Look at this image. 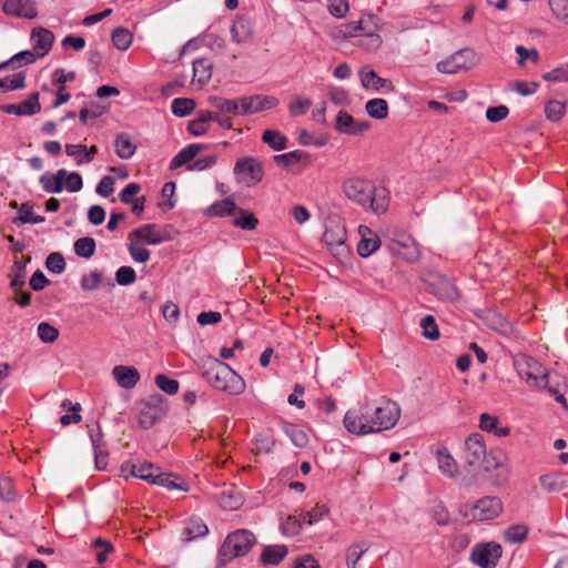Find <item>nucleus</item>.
<instances>
[{
  "label": "nucleus",
  "instance_id": "27",
  "mask_svg": "<svg viewBox=\"0 0 568 568\" xmlns=\"http://www.w3.org/2000/svg\"><path fill=\"white\" fill-rule=\"evenodd\" d=\"M436 459L440 473L449 478H453L458 473V465L450 453L445 448L436 449Z\"/></svg>",
  "mask_w": 568,
  "mask_h": 568
},
{
  "label": "nucleus",
  "instance_id": "44",
  "mask_svg": "<svg viewBox=\"0 0 568 568\" xmlns=\"http://www.w3.org/2000/svg\"><path fill=\"white\" fill-rule=\"evenodd\" d=\"M113 45L121 51L130 48L133 41L132 33L125 28H116L111 36Z\"/></svg>",
  "mask_w": 568,
  "mask_h": 568
},
{
  "label": "nucleus",
  "instance_id": "35",
  "mask_svg": "<svg viewBox=\"0 0 568 568\" xmlns=\"http://www.w3.org/2000/svg\"><path fill=\"white\" fill-rule=\"evenodd\" d=\"M42 222H44V216L36 215L30 203H22L18 207V216L13 220L14 224H39Z\"/></svg>",
  "mask_w": 568,
  "mask_h": 568
},
{
  "label": "nucleus",
  "instance_id": "53",
  "mask_svg": "<svg viewBox=\"0 0 568 568\" xmlns=\"http://www.w3.org/2000/svg\"><path fill=\"white\" fill-rule=\"evenodd\" d=\"M38 337L43 343L51 344L59 337V331L47 322H41L37 328Z\"/></svg>",
  "mask_w": 568,
  "mask_h": 568
},
{
  "label": "nucleus",
  "instance_id": "36",
  "mask_svg": "<svg viewBox=\"0 0 568 568\" xmlns=\"http://www.w3.org/2000/svg\"><path fill=\"white\" fill-rule=\"evenodd\" d=\"M365 110L371 118L384 120L388 115V103L384 99L375 98L366 102Z\"/></svg>",
  "mask_w": 568,
  "mask_h": 568
},
{
  "label": "nucleus",
  "instance_id": "38",
  "mask_svg": "<svg viewBox=\"0 0 568 568\" xmlns=\"http://www.w3.org/2000/svg\"><path fill=\"white\" fill-rule=\"evenodd\" d=\"M262 141L275 151L286 149L287 139L276 130H266L262 134Z\"/></svg>",
  "mask_w": 568,
  "mask_h": 568
},
{
  "label": "nucleus",
  "instance_id": "42",
  "mask_svg": "<svg viewBox=\"0 0 568 568\" xmlns=\"http://www.w3.org/2000/svg\"><path fill=\"white\" fill-rule=\"evenodd\" d=\"M528 535V527L524 524H516L504 531V539L509 544L523 542Z\"/></svg>",
  "mask_w": 568,
  "mask_h": 568
},
{
  "label": "nucleus",
  "instance_id": "55",
  "mask_svg": "<svg viewBox=\"0 0 568 568\" xmlns=\"http://www.w3.org/2000/svg\"><path fill=\"white\" fill-rule=\"evenodd\" d=\"M258 221L257 219L250 212L240 211V215L234 219L233 224L236 227H240L242 230H248L252 231L256 227Z\"/></svg>",
  "mask_w": 568,
  "mask_h": 568
},
{
  "label": "nucleus",
  "instance_id": "56",
  "mask_svg": "<svg viewBox=\"0 0 568 568\" xmlns=\"http://www.w3.org/2000/svg\"><path fill=\"white\" fill-rule=\"evenodd\" d=\"M155 384L162 392L169 395H174L179 390V382L169 378L166 375L163 374H158L155 376Z\"/></svg>",
  "mask_w": 568,
  "mask_h": 568
},
{
  "label": "nucleus",
  "instance_id": "61",
  "mask_svg": "<svg viewBox=\"0 0 568 568\" xmlns=\"http://www.w3.org/2000/svg\"><path fill=\"white\" fill-rule=\"evenodd\" d=\"M135 278V271L131 266H121L115 272V281L119 285H130L134 283Z\"/></svg>",
  "mask_w": 568,
  "mask_h": 568
},
{
  "label": "nucleus",
  "instance_id": "17",
  "mask_svg": "<svg viewBox=\"0 0 568 568\" xmlns=\"http://www.w3.org/2000/svg\"><path fill=\"white\" fill-rule=\"evenodd\" d=\"M139 239L149 245H159L170 240V235L166 232L160 230L156 224H145L139 229L133 230L129 234V239Z\"/></svg>",
  "mask_w": 568,
  "mask_h": 568
},
{
  "label": "nucleus",
  "instance_id": "45",
  "mask_svg": "<svg viewBox=\"0 0 568 568\" xmlns=\"http://www.w3.org/2000/svg\"><path fill=\"white\" fill-rule=\"evenodd\" d=\"M26 266H27V262L19 261V260L14 261L12 271H11V275H10L11 276L10 287L13 291L22 288V286L24 285V283H26V281H24Z\"/></svg>",
  "mask_w": 568,
  "mask_h": 568
},
{
  "label": "nucleus",
  "instance_id": "22",
  "mask_svg": "<svg viewBox=\"0 0 568 568\" xmlns=\"http://www.w3.org/2000/svg\"><path fill=\"white\" fill-rule=\"evenodd\" d=\"M31 41L33 42V51L39 58H42L51 50L54 34L48 29L37 28L32 30Z\"/></svg>",
  "mask_w": 568,
  "mask_h": 568
},
{
  "label": "nucleus",
  "instance_id": "14",
  "mask_svg": "<svg viewBox=\"0 0 568 568\" xmlns=\"http://www.w3.org/2000/svg\"><path fill=\"white\" fill-rule=\"evenodd\" d=\"M234 174L247 185H254L262 180L263 168L256 159L247 156L235 163Z\"/></svg>",
  "mask_w": 568,
  "mask_h": 568
},
{
  "label": "nucleus",
  "instance_id": "7",
  "mask_svg": "<svg viewBox=\"0 0 568 568\" xmlns=\"http://www.w3.org/2000/svg\"><path fill=\"white\" fill-rule=\"evenodd\" d=\"M255 542L256 538L250 530L239 529L231 532L219 550L221 564L225 565L235 557L246 555Z\"/></svg>",
  "mask_w": 568,
  "mask_h": 568
},
{
  "label": "nucleus",
  "instance_id": "60",
  "mask_svg": "<svg viewBox=\"0 0 568 568\" xmlns=\"http://www.w3.org/2000/svg\"><path fill=\"white\" fill-rule=\"evenodd\" d=\"M47 268L55 274H61L65 270V261L60 253H51L45 260Z\"/></svg>",
  "mask_w": 568,
  "mask_h": 568
},
{
  "label": "nucleus",
  "instance_id": "12",
  "mask_svg": "<svg viewBox=\"0 0 568 568\" xmlns=\"http://www.w3.org/2000/svg\"><path fill=\"white\" fill-rule=\"evenodd\" d=\"M323 242L331 253L338 257H345L349 250L346 245V230L339 222L331 221L325 226Z\"/></svg>",
  "mask_w": 568,
  "mask_h": 568
},
{
  "label": "nucleus",
  "instance_id": "43",
  "mask_svg": "<svg viewBox=\"0 0 568 568\" xmlns=\"http://www.w3.org/2000/svg\"><path fill=\"white\" fill-rule=\"evenodd\" d=\"M95 241L93 237H80L74 242V253L83 258H90L95 252Z\"/></svg>",
  "mask_w": 568,
  "mask_h": 568
},
{
  "label": "nucleus",
  "instance_id": "20",
  "mask_svg": "<svg viewBox=\"0 0 568 568\" xmlns=\"http://www.w3.org/2000/svg\"><path fill=\"white\" fill-rule=\"evenodd\" d=\"M361 83L364 89L378 92L382 89L392 90L393 85L390 80L381 78L373 69L368 65L363 67L359 71Z\"/></svg>",
  "mask_w": 568,
  "mask_h": 568
},
{
  "label": "nucleus",
  "instance_id": "49",
  "mask_svg": "<svg viewBox=\"0 0 568 568\" xmlns=\"http://www.w3.org/2000/svg\"><path fill=\"white\" fill-rule=\"evenodd\" d=\"M283 430L296 447L303 448L308 444L306 433L298 426L290 424L284 426Z\"/></svg>",
  "mask_w": 568,
  "mask_h": 568
},
{
  "label": "nucleus",
  "instance_id": "2",
  "mask_svg": "<svg viewBox=\"0 0 568 568\" xmlns=\"http://www.w3.org/2000/svg\"><path fill=\"white\" fill-rule=\"evenodd\" d=\"M378 32V18L374 14H365L358 21L338 26L331 32V37L336 42L354 38L357 47L366 51H375L382 45Z\"/></svg>",
  "mask_w": 568,
  "mask_h": 568
},
{
  "label": "nucleus",
  "instance_id": "6",
  "mask_svg": "<svg viewBox=\"0 0 568 568\" xmlns=\"http://www.w3.org/2000/svg\"><path fill=\"white\" fill-rule=\"evenodd\" d=\"M503 513V503L498 497L486 496L475 503H467L460 507V515L468 521L493 520Z\"/></svg>",
  "mask_w": 568,
  "mask_h": 568
},
{
  "label": "nucleus",
  "instance_id": "47",
  "mask_svg": "<svg viewBox=\"0 0 568 568\" xmlns=\"http://www.w3.org/2000/svg\"><path fill=\"white\" fill-rule=\"evenodd\" d=\"M26 87V75L23 72H18L12 77H6L0 80V91L20 90Z\"/></svg>",
  "mask_w": 568,
  "mask_h": 568
},
{
  "label": "nucleus",
  "instance_id": "41",
  "mask_svg": "<svg viewBox=\"0 0 568 568\" xmlns=\"http://www.w3.org/2000/svg\"><path fill=\"white\" fill-rule=\"evenodd\" d=\"M405 241H406V244H405V248L400 250V248H396L395 246H392V251L400 256L403 260L407 261V262H415L418 260L419 257V250H418V246L417 244L415 243V241L412 239V237H405Z\"/></svg>",
  "mask_w": 568,
  "mask_h": 568
},
{
  "label": "nucleus",
  "instance_id": "15",
  "mask_svg": "<svg viewBox=\"0 0 568 568\" xmlns=\"http://www.w3.org/2000/svg\"><path fill=\"white\" fill-rule=\"evenodd\" d=\"M278 100L274 97L254 94L240 98L241 115L261 112L276 106Z\"/></svg>",
  "mask_w": 568,
  "mask_h": 568
},
{
  "label": "nucleus",
  "instance_id": "8",
  "mask_svg": "<svg viewBox=\"0 0 568 568\" xmlns=\"http://www.w3.org/2000/svg\"><path fill=\"white\" fill-rule=\"evenodd\" d=\"M477 62L478 58L475 50L463 48L450 54L447 59L437 62L436 69L440 73L455 74L471 69Z\"/></svg>",
  "mask_w": 568,
  "mask_h": 568
},
{
  "label": "nucleus",
  "instance_id": "63",
  "mask_svg": "<svg viewBox=\"0 0 568 568\" xmlns=\"http://www.w3.org/2000/svg\"><path fill=\"white\" fill-rule=\"evenodd\" d=\"M552 13L568 24V0H549Z\"/></svg>",
  "mask_w": 568,
  "mask_h": 568
},
{
  "label": "nucleus",
  "instance_id": "26",
  "mask_svg": "<svg viewBox=\"0 0 568 568\" xmlns=\"http://www.w3.org/2000/svg\"><path fill=\"white\" fill-rule=\"evenodd\" d=\"M209 103L216 110L215 113H221L222 115H241L240 99L229 100L213 95L209 98Z\"/></svg>",
  "mask_w": 568,
  "mask_h": 568
},
{
  "label": "nucleus",
  "instance_id": "46",
  "mask_svg": "<svg viewBox=\"0 0 568 568\" xmlns=\"http://www.w3.org/2000/svg\"><path fill=\"white\" fill-rule=\"evenodd\" d=\"M18 108L20 110V116L34 115L39 113L41 110V104L39 103V93H31L27 100L18 103Z\"/></svg>",
  "mask_w": 568,
  "mask_h": 568
},
{
  "label": "nucleus",
  "instance_id": "50",
  "mask_svg": "<svg viewBox=\"0 0 568 568\" xmlns=\"http://www.w3.org/2000/svg\"><path fill=\"white\" fill-rule=\"evenodd\" d=\"M307 159V153L302 150H294L274 156V162L282 166H290Z\"/></svg>",
  "mask_w": 568,
  "mask_h": 568
},
{
  "label": "nucleus",
  "instance_id": "16",
  "mask_svg": "<svg viewBox=\"0 0 568 568\" xmlns=\"http://www.w3.org/2000/svg\"><path fill=\"white\" fill-rule=\"evenodd\" d=\"M367 121H356L348 112L341 110L336 116L335 130L341 134L356 135L367 131Z\"/></svg>",
  "mask_w": 568,
  "mask_h": 568
},
{
  "label": "nucleus",
  "instance_id": "24",
  "mask_svg": "<svg viewBox=\"0 0 568 568\" xmlns=\"http://www.w3.org/2000/svg\"><path fill=\"white\" fill-rule=\"evenodd\" d=\"M65 169H60L55 173H44L40 176L39 182L47 193H61L64 190L63 182Z\"/></svg>",
  "mask_w": 568,
  "mask_h": 568
},
{
  "label": "nucleus",
  "instance_id": "57",
  "mask_svg": "<svg viewBox=\"0 0 568 568\" xmlns=\"http://www.w3.org/2000/svg\"><path fill=\"white\" fill-rule=\"evenodd\" d=\"M38 54L32 50H24V51H21V52H18L17 54H14L10 60H8L9 62V65H13V67H22V65H27V64H30L32 62H34L37 60Z\"/></svg>",
  "mask_w": 568,
  "mask_h": 568
},
{
  "label": "nucleus",
  "instance_id": "62",
  "mask_svg": "<svg viewBox=\"0 0 568 568\" xmlns=\"http://www.w3.org/2000/svg\"><path fill=\"white\" fill-rule=\"evenodd\" d=\"M63 186L68 192L75 193L81 191L83 187V181L81 175L78 172L69 173L64 175Z\"/></svg>",
  "mask_w": 568,
  "mask_h": 568
},
{
  "label": "nucleus",
  "instance_id": "64",
  "mask_svg": "<svg viewBox=\"0 0 568 568\" xmlns=\"http://www.w3.org/2000/svg\"><path fill=\"white\" fill-rule=\"evenodd\" d=\"M235 210L236 205L230 199L222 200L221 202H217L211 206V211L219 216L231 215Z\"/></svg>",
  "mask_w": 568,
  "mask_h": 568
},
{
  "label": "nucleus",
  "instance_id": "3",
  "mask_svg": "<svg viewBox=\"0 0 568 568\" xmlns=\"http://www.w3.org/2000/svg\"><path fill=\"white\" fill-rule=\"evenodd\" d=\"M201 374L212 387L231 395H240L245 389L244 379L227 364L215 357L202 359Z\"/></svg>",
  "mask_w": 568,
  "mask_h": 568
},
{
  "label": "nucleus",
  "instance_id": "28",
  "mask_svg": "<svg viewBox=\"0 0 568 568\" xmlns=\"http://www.w3.org/2000/svg\"><path fill=\"white\" fill-rule=\"evenodd\" d=\"M213 63L207 58L193 61V82L201 87L205 85L212 78Z\"/></svg>",
  "mask_w": 568,
  "mask_h": 568
},
{
  "label": "nucleus",
  "instance_id": "39",
  "mask_svg": "<svg viewBox=\"0 0 568 568\" xmlns=\"http://www.w3.org/2000/svg\"><path fill=\"white\" fill-rule=\"evenodd\" d=\"M209 532L207 526L200 518H192L185 526L184 534L187 540L204 537Z\"/></svg>",
  "mask_w": 568,
  "mask_h": 568
},
{
  "label": "nucleus",
  "instance_id": "21",
  "mask_svg": "<svg viewBox=\"0 0 568 568\" xmlns=\"http://www.w3.org/2000/svg\"><path fill=\"white\" fill-rule=\"evenodd\" d=\"M112 376L124 389L133 388L140 381V373L133 366L116 365L112 369Z\"/></svg>",
  "mask_w": 568,
  "mask_h": 568
},
{
  "label": "nucleus",
  "instance_id": "33",
  "mask_svg": "<svg viewBox=\"0 0 568 568\" xmlns=\"http://www.w3.org/2000/svg\"><path fill=\"white\" fill-rule=\"evenodd\" d=\"M499 419L497 416L489 415L487 413H484L480 415L479 418V427L484 432L494 433L495 435L499 437H505L509 435V428L508 427H498Z\"/></svg>",
  "mask_w": 568,
  "mask_h": 568
},
{
  "label": "nucleus",
  "instance_id": "9",
  "mask_svg": "<svg viewBox=\"0 0 568 568\" xmlns=\"http://www.w3.org/2000/svg\"><path fill=\"white\" fill-rule=\"evenodd\" d=\"M166 414V405L161 395H153L142 402L138 408V423L141 428L154 426Z\"/></svg>",
  "mask_w": 568,
  "mask_h": 568
},
{
  "label": "nucleus",
  "instance_id": "25",
  "mask_svg": "<svg viewBox=\"0 0 568 568\" xmlns=\"http://www.w3.org/2000/svg\"><path fill=\"white\" fill-rule=\"evenodd\" d=\"M232 40L235 43H246L253 37V23L245 18L236 19L231 28Z\"/></svg>",
  "mask_w": 568,
  "mask_h": 568
},
{
  "label": "nucleus",
  "instance_id": "32",
  "mask_svg": "<svg viewBox=\"0 0 568 568\" xmlns=\"http://www.w3.org/2000/svg\"><path fill=\"white\" fill-rule=\"evenodd\" d=\"M287 555V548L284 545H272L264 548L261 555V561L264 565H278Z\"/></svg>",
  "mask_w": 568,
  "mask_h": 568
},
{
  "label": "nucleus",
  "instance_id": "37",
  "mask_svg": "<svg viewBox=\"0 0 568 568\" xmlns=\"http://www.w3.org/2000/svg\"><path fill=\"white\" fill-rule=\"evenodd\" d=\"M178 477L170 473H162L159 470L158 475H155L154 481L152 485L162 486L169 489H176L186 491L187 487L183 481H176Z\"/></svg>",
  "mask_w": 568,
  "mask_h": 568
},
{
  "label": "nucleus",
  "instance_id": "31",
  "mask_svg": "<svg viewBox=\"0 0 568 568\" xmlns=\"http://www.w3.org/2000/svg\"><path fill=\"white\" fill-rule=\"evenodd\" d=\"M204 149L202 144H190L182 149L170 162V169L175 170L189 162H191L201 150Z\"/></svg>",
  "mask_w": 568,
  "mask_h": 568
},
{
  "label": "nucleus",
  "instance_id": "40",
  "mask_svg": "<svg viewBox=\"0 0 568 568\" xmlns=\"http://www.w3.org/2000/svg\"><path fill=\"white\" fill-rule=\"evenodd\" d=\"M196 106L193 99L176 98L171 103V111L175 116L183 118L189 115Z\"/></svg>",
  "mask_w": 568,
  "mask_h": 568
},
{
  "label": "nucleus",
  "instance_id": "52",
  "mask_svg": "<svg viewBox=\"0 0 568 568\" xmlns=\"http://www.w3.org/2000/svg\"><path fill=\"white\" fill-rule=\"evenodd\" d=\"M312 101L305 97L297 95L288 104V112L292 116H301L308 112Z\"/></svg>",
  "mask_w": 568,
  "mask_h": 568
},
{
  "label": "nucleus",
  "instance_id": "11",
  "mask_svg": "<svg viewBox=\"0 0 568 568\" xmlns=\"http://www.w3.org/2000/svg\"><path fill=\"white\" fill-rule=\"evenodd\" d=\"M373 408L361 406L358 408L349 409L344 416L345 428L355 435H367L375 433V429H369L373 425Z\"/></svg>",
  "mask_w": 568,
  "mask_h": 568
},
{
  "label": "nucleus",
  "instance_id": "51",
  "mask_svg": "<svg viewBox=\"0 0 568 568\" xmlns=\"http://www.w3.org/2000/svg\"><path fill=\"white\" fill-rule=\"evenodd\" d=\"M102 283V272L92 271L89 274H84L80 280V286L84 292H93L100 287Z\"/></svg>",
  "mask_w": 568,
  "mask_h": 568
},
{
  "label": "nucleus",
  "instance_id": "10",
  "mask_svg": "<svg viewBox=\"0 0 568 568\" xmlns=\"http://www.w3.org/2000/svg\"><path fill=\"white\" fill-rule=\"evenodd\" d=\"M400 416V408L396 402L386 399L378 406L373 408V425L369 429H375V433L393 428L398 422Z\"/></svg>",
  "mask_w": 568,
  "mask_h": 568
},
{
  "label": "nucleus",
  "instance_id": "1",
  "mask_svg": "<svg viewBox=\"0 0 568 568\" xmlns=\"http://www.w3.org/2000/svg\"><path fill=\"white\" fill-rule=\"evenodd\" d=\"M345 196L364 210L376 214L384 213L389 203L388 191L362 176H351L343 182Z\"/></svg>",
  "mask_w": 568,
  "mask_h": 568
},
{
  "label": "nucleus",
  "instance_id": "4",
  "mask_svg": "<svg viewBox=\"0 0 568 568\" xmlns=\"http://www.w3.org/2000/svg\"><path fill=\"white\" fill-rule=\"evenodd\" d=\"M514 367L521 379L530 386L547 389L559 403H565V397L549 386L548 373L542 365L530 356L518 354L514 357Z\"/></svg>",
  "mask_w": 568,
  "mask_h": 568
},
{
  "label": "nucleus",
  "instance_id": "59",
  "mask_svg": "<svg viewBox=\"0 0 568 568\" xmlns=\"http://www.w3.org/2000/svg\"><path fill=\"white\" fill-rule=\"evenodd\" d=\"M92 546L97 549L95 557L99 564H103L106 560L108 554L113 551L111 542L101 538L93 540Z\"/></svg>",
  "mask_w": 568,
  "mask_h": 568
},
{
  "label": "nucleus",
  "instance_id": "54",
  "mask_svg": "<svg viewBox=\"0 0 568 568\" xmlns=\"http://www.w3.org/2000/svg\"><path fill=\"white\" fill-rule=\"evenodd\" d=\"M566 105L564 102L551 100L546 104L545 113L548 120L558 121L565 114Z\"/></svg>",
  "mask_w": 568,
  "mask_h": 568
},
{
  "label": "nucleus",
  "instance_id": "48",
  "mask_svg": "<svg viewBox=\"0 0 568 568\" xmlns=\"http://www.w3.org/2000/svg\"><path fill=\"white\" fill-rule=\"evenodd\" d=\"M419 326L425 338L430 341L439 338V329L433 315L424 316L419 322Z\"/></svg>",
  "mask_w": 568,
  "mask_h": 568
},
{
  "label": "nucleus",
  "instance_id": "18",
  "mask_svg": "<svg viewBox=\"0 0 568 568\" xmlns=\"http://www.w3.org/2000/svg\"><path fill=\"white\" fill-rule=\"evenodd\" d=\"M2 10L8 16L33 19L38 11L32 0H6Z\"/></svg>",
  "mask_w": 568,
  "mask_h": 568
},
{
  "label": "nucleus",
  "instance_id": "13",
  "mask_svg": "<svg viewBox=\"0 0 568 568\" xmlns=\"http://www.w3.org/2000/svg\"><path fill=\"white\" fill-rule=\"evenodd\" d=\"M501 555L503 548L498 542H480L473 548L471 560L480 568H495Z\"/></svg>",
  "mask_w": 568,
  "mask_h": 568
},
{
  "label": "nucleus",
  "instance_id": "19",
  "mask_svg": "<svg viewBox=\"0 0 568 568\" xmlns=\"http://www.w3.org/2000/svg\"><path fill=\"white\" fill-rule=\"evenodd\" d=\"M126 469H130V476L140 478L142 480L148 481L149 484H153L155 475H158L160 468L155 465L143 462L138 464L124 463L121 465V474H124Z\"/></svg>",
  "mask_w": 568,
  "mask_h": 568
},
{
  "label": "nucleus",
  "instance_id": "5",
  "mask_svg": "<svg viewBox=\"0 0 568 568\" xmlns=\"http://www.w3.org/2000/svg\"><path fill=\"white\" fill-rule=\"evenodd\" d=\"M463 458L475 471H489L498 466V462L488 455L484 437L478 433L466 438Z\"/></svg>",
  "mask_w": 568,
  "mask_h": 568
},
{
  "label": "nucleus",
  "instance_id": "30",
  "mask_svg": "<svg viewBox=\"0 0 568 568\" xmlns=\"http://www.w3.org/2000/svg\"><path fill=\"white\" fill-rule=\"evenodd\" d=\"M114 151L120 159L128 160L134 155L136 145L132 142L129 134L120 133L114 140Z\"/></svg>",
  "mask_w": 568,
  "mask_h": 568
},
{
  "label": "nucleus",
  "instance_id": "34",
  "mask_svg": "<svg viewBox=\"0 0 568 568\" xmlns=\"http://www.w3.org/2000/svg\"><path fill=\"white\" fill-rule=\"evenodd\" d=\"M542 489L548 493L560 491L568 487L567 480L560 474H546L539 477Z\"/></svg>",
  "mask_w": 568,
  "mask_h": 568
},
{
  "label": "nucleus",
  "instance_id": "23",
  "mask_svg": "<svg viewBox=\"0 0 568 568\" xmlns=\"http://www.w3.org/2000/svg\"><path fill=\"white\" fill-rule=\"evenodd\" d=\"M358 233L361 241L357 244V253L362 257H368L379 247V239L366 225H359Z\"/></svg>",
  "mask_w": 568,
  "mask_h": 568
},
{
  "label": "nucleus",
  "instance_id": "58",
  "mask_svg": "<svg viewBox=\"0 0 568 568\" xmlns=\"http://www.w3.org/2000/svg\"><path fill=\"white\" fill-rule=\"evenodd\" d=\"M367 547L359 545H352L346 550V566L347 568H356L358 560L366 552Z\"/></svg>",
  "mask_w": 568,
  "mask_h": 568
},
{
  "label": "nucleus",
  "instance_id": "29",
  "mask_svg": "<svg viewBox=\"0 0 568 568\" xmlns=\"http://www.w3.org/2000/svg\"><path fill=\"white\" fill-rule=\"evenodd\" d=\"M212 121V111L201 110L195 119L190 121L187 130L194 136H201L209 131Z\"/></svg>",
  "mask_w": 568,
  "mask_h": 568
}]
</instances>
